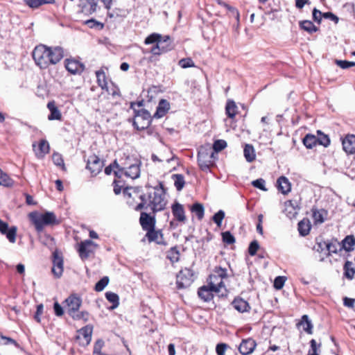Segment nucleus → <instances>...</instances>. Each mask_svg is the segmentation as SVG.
Listing matches in <instances>:
<instances>
[{"instance_id": "b1692460", "label": "nucleus", "mask_w": 355, "mask_h": 355, "mask_svg": "<svg viewBox=\"0 0 355 355\" xmlns=\"http://www.w3.org/2000/svg\"><path fill=\"white\" fill-rule=\"evenodd\" d=\"M232 304L236 310L241 313L248 311L250 309L249 304L242 298H235Z\"/></svg>"}, {"instance_id": "f3484780", "label": "nucleus", "mask_w": 355, "mask_h": 355, "mask_svg": "<svg viewBox=\"0 0 355 355\" xmlns=\"http://www.w3.org/2000/svg\"><path fill=\"white\" fill-rule=\"evenodd\" d=\"M170 109V104L166 99H161L159 102L157 110L153 115L154 118L159 119L165 116Z\"/></svg>"}, {"instance_id": "338daca9", "label": "nucleus", "mask_w": 355, "mask_h": 355, "mask_svg": "<svg viewBox=\"0 0 355 355\" xmlns=\"http://www.w3.org/2000/svg\"><path fill=\"white\" fill-rule=\"evenodd\" d=\"M103 345V341L98 340L96 342L94 347V352L93 355H97V354H101V349Z\"/></svg>"}, {"instance_id": "bf43d9fd", "label": "nucleus", "mask_w": 355, "mask_h": 355, "mask_svg": "<svg viewBox=\"0 0 355 355\" xmlns=\"http://www.w3.org/2000/svg\"><path fill=\"white\" fill-rule=\"evenodd\" d=\"M265 180L262 178L257 179L252 182L253 187L258 188L262 191H266L267 189L265 187Z\"/></svg>"}, {"instance_id": "a211bd4d", "label": "nucleus", "mask_w": 355, "mask_h": 355, "mask_svg": "<svg viewBox=\"0 0 355 355\" xmlns=\"http://www.w3.org/2000/svg\"><path fill=\"white\" fill-rule=\"evenodd\" d=\"M47 108L50 111V114L48 116V119L49 121H60L62 119V114L55 105V101H49L47 104Z\"/></svg>"}, {"instance_id": "69168bd1", "label": "nucleus", "mask_w": 355, "mask_h": 355, "mask_svg": "<svg viewBox=\"0 0 355 355\" xmlns=\"http://www.w3.org/2000/svg\"><path fill=\"white\" fill-rule=\"evenodd\" d=\"M325 245L326 250L328 251L329 254L330 253H337V245L334 243H328L327 244H324Z\"/></svg>"}, {"instance_id": "f257e3e1", "label": "nucleus", "mask_w": 355, "mask_h": 355, "mask_svg": "<svg viewBox=\"0 0 355 355\" xmlns=\"http://www.w3.org/2000/svg\"><path fill=\"white\" fill-rule=\"evenodd\" d=\"M32 55L35 64L40 68L46 69L51 64H56L63 58L64 49L60 46L40 44L35 47Z\"/></svg>"}, {"instance_id": "6ab92c4d", "label": "nucleus", "mask_w": 355, "mask_h": 355, "mask_svg": "<svg viewBox=\"0 0 355 355\" xmlns=\"http://www.w3.org/2000/svg\"><path fill=\"white\" fill-rule=\"evenodd\" d=\"M140 168L137 162L130 164L128 167L125 166V175L134 180L139 177Z\"/></svg>"}, {"instance_id": "4be33fe9", "label": "nucleus", "mask_w": 355, "mask_h": 355, "mask_svg": "<svg viewBox=\"0 0 355 355\" xmlns=\"http://www.w3.org/2000/svg\"><path fill=\"white\" fill-rule=\"evenodd\" d=\"M92 327L86 326L78 331V338L83 339V344L88 345L92 340Z\"/></svg>"}, {"instance_id": "dca6fc26", "label": "nucleus", "mask_w": 355, "mask_h": 355, "mask_svg": "<svg viewBox=\"0 0 355 355\" xmlns=\"http://www.w3.org/2000/svg\"><path fill=\"white\" fill-rule=\"evenodd\" d=\"M343 150L348 154L355 153V135L345 137L342 141Z\"/></svg>"}, {"instance_id": "6e6d98bb", "label": "nucleus", "mask_w": 355, "mask_h": 355, "mask_svg": "<svg viewBox=\"0 0 355 355\" xmlns=\"http://www.w3.org/2000/svg\"><path fill=\"white\" fill-rule=\"evenodd\" d=\"M179 65L182 68L186 69V68L194 67L195 64L191 58H182L179 61Z\"/></svg>"}, {"instance_id": "9d476101", "label": "nucleus", "mask_w": 355, "mask_h": 355, "mask_svg": "<svg viewBox=\"0 0 355 355\" xmlns=\"http://www.w3.org/2000/svg\"><path fill=\"white\" fill-rule=\"evenodd\" d=\"M64 302L67 313L70 315L79 310L82 304V299L78 295L72 294L65 300Z\"/></svg>"}, {"instance_id": "774afa93", "label": "nucleus", "mask_w": 355, "mask_h": 355, "mask_svg": "<svg viewBox=\"0 0 355 355\" xmlns=\"http://www.w3.org/2000/svg\"><path fill=\"white\" fill-rule=\"evenodd\" d=\"M322 16L324 19H329L336 24L338 22V17L331 12H322Z\"/></svg>"}, {"instance_id": "4468645a", "label": "nucleus", "mask_w": 355, "mask_h": 355, "mask_svg": "<svg viewBox=\"0 0 355 355\" xmlns=\"http://www.w3.org/2000/svg\"><path fill=\"white\" fill-rule=\"evenodd\" d=\"M66 69L72 74L81 73L85 68L83 64L73 59H67L65 60Z\"/></svg>"}, {"instance_id": "052dcab7", "label": "nucleus", "mask_w": 355, "mask_h": 355, "mask_svg": "<svg viewBox=\"0 0 355 355\" xmlns=\"http://www.w3.org/2000/svg\"><path fill=\"white\" fill-rule=\"evenodd\" d=\"M139 198H140L141 202L140 203H139L135 208V209L136 211H140L144 208L147 209L149 207V206H148V205L146 206V202H147L146 195H144V194L141 195Z\"/></svg>"}, {"instance_id": "1a4fd4ad", "label": "nucleus", "mask_w": 355, "mask_h": 355, "mask_svg": "<svg viewBox=\"0 0 355 355\" xmlns=\"http://www.w3.org/2000/svg\"><path fill=\"white\" fill-rule=\"evenodd\" d=\"M103 162L96 155L88 157L86 168L91 172L93 176L98 175L102 170Z\"/></svg>"}, {"instance_id": "7c9ffc66", "label": "nucleus", "mask_w": 355, "mask_h": 355, "mask_svg": "<svg viewBox=\"0 0 355 355\" xmlns=\"http://www.w3.org/2000/svg\"><path fill=\"white\" fill-rule=\"evenodd\" d=\"M300 27L301 29L308 32L309 33H315L318 31V28L309 20L300 21Z\"/></svg>"}, {"instance_id": "37998d69", "label": "nucleus", "mask_w": 355, "mask_h": 355, "mask_svg": "<svg viewBox=\"0 0 355 355\" xmlns=\"http://www.w3.org/2000/svg\"><path fill=\"white\" fill-rule=\"evenodd\" d=\"M96 76L97 78V82L98 83V85L102 88L104 89L107 87V81H106V77L105 72L102 70H98L96 72Z\"/></svg>"}, {"instance_id": "680f3d73", "label": "nucleus", "mask_w": 355, "mask_h": 355, "mask_svg": "<svg viewBox=\"0 0 355 355\" xmlns=\"http://www.w3.org/2000/svg\"><path fill=\"white\" fill-rule=\"evenodd\" d=\"M312 15H313V19L315 22H317L318 24L321 23L322 18L323 17L322 12L321 11H320L319 10H318L317 8H315L313 10Z\"/></svg>"}, {"instance_id": "e433bc0d", "label": "nucleus", "mask_w": 355, "mask_h": 355, "mask_svg": "<svg viewBox=\"0 0 355 355\" xmlns=\"http://www.w3.org/2000/svg\"><path fill=\"white\" fill-rule=\"evenodd\" d=\"M172 179L174 180V185L178 191H181L185 184L184 178L182 174H173Z\"/></svg>"}, {"instance_id": "2eb2a0df", "label": "nucleus", "mask_w": 355, "mask_h": 355, "mask_svg": "<svg viewBox=\"0 0 355 355\" xmlns=\"http://www.w3.org/2000/svg\"><path fill=\"white\" fill-rule=\"evenodd\" d=\"M139 222L143 230H144L148 231V230L155 228V218L150 216L146 212L141 213Z\"/></svg>"}, {"instance_id": "5fc2aeb1", "label": "nucleus", "mask_w": 355, "mask_h": 355, "mask_svg": "<svg viewBox=\"0 0 355 355\" xmlns=\"http://www.w3.org/2000/svg\"><path fill=\"white\" fill-rule=\"evenodd\" d=\"M260 246L259 244V242L257 240L252 241L248 247V253L250 256H254L258 250L259 249Z\"/></svg>"}, {"instance_id": "ddd939ff", "label": "nucleus", "mask_w": 355, "mask_h": 355, "mask_svg": "<svg viewBox=\"0 0 355 355\" xmlns=\"http://www.w3.org/2000/svg\"><path fill=\"white\" fill-rule=\"evenodd\" d=\"M171 211L175 219L178 222L184 223L187 220L185 211L182 205L175 202L171 206Z\"/></svg>"}, {"instance_id": "5701e85b", "label": "nucleus", "mask_w": 355, "mask_h": 355, "mask_svg": "<svg viewBox=\"0 0 355 355\" xmlns=\"http://www.w3.org/2000/svg\"><path fill=\"white\" fill-rule=\"evenodd\" d=\"M278 189L283 194H287L291 191V183L287 178L281 176L277 180Z\"/></svg>"}, {"instance_id": "09e8293b", "label": "nucleus", "mask_w": 355, "mask_h": 355, "mask_svg": "<svg viewBox=\"0 0 355 355\" xmlns=\"http://www.w3.org/2000/svg\"><path fill=\"white\" fill-rule=\"evenodd\" d=\"M211 275L223 280V279L227 277V269L223 268L221 267H216Z\"/></svg>"}, {"instance_id": "aec40b11", "label": "nucleus", "mask_w": 355, "mask_h": 355, "mask_svg": "<svg viewBox=\"0 0 355 355\" xmlns=\"http://www.w3.org/2000/svg\"><path fill=\"white\" fill-rule=\"evenodd\" d=\"M311 211L313 213V219L315 224H321L324 222L328 215L327 210L324 209H318L313 207Z\"/></svg>"}, {"instance_id": "c9c22d12", "label": "nucleus", "mask_w": 355, "mask_h": 355, "mask_svg": "<svg viewBox=\"0 0 355 355\" xmlns=\"http://www.w3.org/2000/svg\"><path fill=\"white\" fill-rule=\"evenodd\" d=\"M343 248L347 252L354 250L355 245V239L353 236H347L342 241Z\"/></svg>"}, {"instance_id": "9b49d317", "label": "nucleus", "mask_w": 355, "mask_h": 355, "mask_svg": "<svg viewBox=\"0 0 355 355\" xmlns=\"http://www.w3.org/2000/svg\"><path fill=\"white\" fill-rule=\"evenodd\" d=\"M98 245L92 240L87 239L82 241L79 244L78 252L82 259H87L90 254L93 252L92 247L96 248Z\"/></svg>"}, {"instance_id": "39448f33", "label": "nucleus", "mask_w": 355, "mask_h": 355, "mask_svg": "<svg viewBox=\"0 0 355 355\" xmlns=\"http://www.w3.org/2000/svg\"><path fill=\"white\" fill-rule=\"evenodd\" d=\"M193 282V272L192 270L185 268L181 270L176 276L177 287L179 289L189 286Z\"/></svg>"}, {"instance_id": "4d7b16f0", "label": "nucleus", "mask_w": 355, "mask_h": 355, "mask_svg": "<svg viewBox=\"0 0 355 355\" xmlns=\"http://www.w3.org/2000/svg\"><path fill=\"white\" fill-rule=\"evenodd\" d=\"M52 159L56 166H62L63 168H64V160L60 153H54L52 156Z\"/></svg>"}, {"instance_id": "393cba45", "label": "nucleus", "mask_w": 355, "mask_h": 355, "mask_svg": "<svg viewBox=\"0 0 355 355\" xmlns=\"http://www.w3.org/2000/svg\"><path fill=\"white\" fill-rule=\"evenodd\" d=\"M209 286L211 287L215 293H218L222 288L225 287V284L222 279H220L211 275L209 277Z\"/></svg>"}, {"instance_id": "c03bdc74", "label": "nucleus", "mask_w": 355, "mask_h": 355, "mask_svg": "<svg viewBox=\"0 0 355 355\" xmlns=\"http://www.w3.org/2000/svg\"><path fill=\"white\" fill-rule=\"evenodd\" d=\"M87 5L85 6V10L89 14L96 12L98 8V0H87Z\"/></svg>"}, {"instance_id": "e2e57ef3", "label": "nucleus", "mask_w": 355, "mask_h": 355, "mask_svg": "<svg viewBox=\"0 0 355 355\" xmlns=\"http://www.w3.org/2000/svg\"><path fill=\"white\" fill-rule=\"evenodd\" d=\"M228 345L225 343H219L216 345V352L218 355H225Z\"/></svg>"}, {"instance_id": "a878e982", "label": "nucleus", "mask_w": 355, "mask_h": 355, "mask_svg": "<svg viewBox=\"0 0 355 355\" xmlns=\"http://www.w3.org/2000/svg\"><path fill=\"white\" fill-rule=\"evenodd\" d=\"M146 236L150 242L154 241L157 244L162 243V234L160 231L155 230V228L148 230Z\"/></svg>"}, {"instance_id": "49530a36", "label": "nucleus", "mask_w": 355, "mask_h": 355, "mask_svg": "<svg viewBox=\"0 0 355 355\" xmlns=\"http://www.w3.org/2000/svg\"><path fill=\"white\" fill-rule=\"evenodd\" d=\"M109 283V278L107 276L101 278L95 285L94 289L97 292L102 291Z\"/></svg>"}, {"instance_id": "c756f323", "label": "nucleus", "mask_w": 355, "mask_h": 355, "mask_svg": "<svg viewBox=\"0 0 355 355\" xmlns=\"http://www.w3.org/2000/svg\"><path fill=\"white\" fill-rule=\"evenodd\" d=\"M24 1L31 8H37L44 4H53L55 0H24Z\"/></svg>"}, {"instance_id": "8fccbe9b", "label": "nucleus", "mask_w": 355, "mask_h": 355, "mask_svg": "<svg viewBox=\"0 0 355 355\" xmlns=\"http://www.w3.org/2000/svg\"><path fill=\"white\" fill-rule=\"evenodd\" d=\"M222 239L223 241L227 245H231L235 243L234 236L229 231L222 233Z\"/></svg>"}, {"instance_id": "6e6552de", "label": "nucleus", "mask_w": 355, "mask_h": 355, "mask_svg": "<svg viewBox=\"0 0 355 355\" xmlns=\"http://www.w3.org/2000/svg\"><path fill=\"white\" fill-rule=\"evenodd\" d=\"M52 272L55 277H60L63 272V257L62 252L55 250L52 253Z\"/></svg>"}, {"instance_id": "3c124183", "label": "nucleus", "mask_w": 355, "mask_h": 355, "mask_svg": "<svg viewBox=\"0 0 355 355\" xmlns=\"http://www.w3.org/2000/svg\"><path fill=\"white\" fill-rule=\"evenodd\" d=\"M162 37V35L158 33H152L145 39L144 43L146 44H157Z\"/></svg>"}, {"instance_id": "f8f14e48", "label": "nucleus", "mask_w": 355, "mask_h": 355, "mask_svg": "<svg viewBox=\"0 0 355 355\" xmlns=\"http://www.w3.org/2000/svg\"><path fill=\"white\" fill-rule=\"evenodd\" d=\"M257 343L254 339H243L239 345V350L242 355H249L254 352Z\"/></svg>"}, {"instance_id": "ea45409f", "label": "nucleus", "mask_w": 355, "mask_h": 355, "mask_svg": "<svg viewBox=\"0 0 355 355\" xmlns=\"http://www.w3.org/2000/svg\"><path fill=\"white\" fill-rule=\"evenodd\" d=\"M12 180L0 168V185L10 187L12 185Z\"/></svg>"}, {"instance_id": "f704fd0d", "label": "nucleus", "mask_w": 355, "mask_h": 355, "mask_svg": "<svg viewBox=\"0 0 355 355\" xmlns=\"http://www.w3.org/2000/svg\"><path fill=\"white\" fill-rule=\"evenodd\" d=\"M352 262L347 261L344 265V275L348 279H352L355 275V269L352 268Z\"/></svg>"}, {"instance_id": "0e129e2a", "label": "nucleus", "mask_w": 355, "mask_h": 355, "mask_svg": "<svg viewBox=\"0 0 355 355\" xmlns=\"http://www.w3.org/2000/svg\"><path fill=\"white\" fill-rule=\"evenodd\" d=\"M86 24H87L90 28H99L101 29L103 27V24L102 23L93 19L86 21Z\"/></svg>"}, {"instance_id": "a18cd8bd", "label": "nucleus", "mask_w": 355, "mask_h": 355, "mask_svg": "<svg viewBox=\"0 0 355 355\" xmlns=\"http://www.w3.org/2000/svg\"><path fill=\"white\" fill-rule=\"evenodd\" d=\"M318 144L322 145L324 147H327L330 144V139L329 137L327 135L322 133L320 130L318 131Z\"/></svg>"}, {"instance_id": "864d4df0", "label": "nucleus", "mask_w": 355, "mask_h": 355, "mask_svg": "<svg viewBox=\"0 0 355 355\" xmlns=\"http://www.w3.org/2000/svg\"><path fill=\"white\" fill-rule=\"evenodd\" d=\"M0 345H13L16 347H19V345L17 343V342L15 340L2 335H0Z\"/></svg>"}, {"instance_id": "de8ad7c7", "label": "nucleus", "mask_w": 355, "mask_h": 355, "mask_svg": "<svg viewBox=\"0 0 355 355\" xmlns=\"http://www.w3.org/2000/svg\"><path fill=\"white\" fill-rule=\"evenodd\" d=\"M225 212L223 210L217 211L212 217L213 221L216 224L218 227L222 225V221L225 218Z\"/></svg>"}, {"instance_id": "20e7f679", "label": "nucleus", "mask_w": 355, "mask_h": 355, "mask_svg": "<svg viewBox=\"0 0 355 355\" xmlns=\"http://www.w3.org/2000/svg\"><path fill=\"white\" fill-rule=\"evenodd\" d=\"M135 119L133 125L139 130H144L148 128L151 123L152 117L150 112L144 109L139 110H135Z\"/></svg>"}, {"instance_id": "412c9836", "label": "nucleus", "mask_w": 355, "mask_h": 355, "mask_svg": "<svg viewBox=\"0 0 355 355\" xmlns=\"http://www.w3.org/2000/svg\"><path fill=\"white\" fill-rule=\"evenodd\" d=\"M212 292H214L211 287L207 286H202L198 291V295L204 302H209L214 298Z\"/></svg>"}, {"instance_id": "7ed1b4c3", "label": "nucleus", "mask_w": 355, "mask_h": 355, "mask_svg": "<svg viewBox=\"0 0 355 355\" xmlns=\"http://www.w3.org/2000/svg\"><path fill=\"white\" fill-rule=\"evenodd\" d=\"M148 199L149 200L148 206L150 207L153 213L164 209L166 202L162 186L160 188H155L153 192H150Z\"/></svg>"}, {"instance_id": "bb28decb", "label": "nucleus", "mask_w": 355, "mask_h": 355, "mask_svg": "<svg viewBox=\"0 0 355 355\" xmlns=\"http://www.w3.org/2000/svg\"><path fill=\"white\" fill-rule=\"evenodd\" d=\"M49 144L46 140L42 139L40 141L38 147L35 150L37 157L42 158L49 152Z\"/></svg>"}, {"instance_id": "13d9d810", "label": "nucleus", "mask_w": 355, "mask_h": 355, "mask_svg": "<svg viewBox=\"0 0 355 355\" xmlns=\"http://www.w3.org/2000/svg\"><path fill=\"white\" fill-rule=\"evenodd\" d=\"M285 282H286L285 277L278 276L275 279L274 287L277 290H280L284 286Z\"/></svg>"}, {"instance_id": "473e14b6", "label": "nucleus", "mask_w": 355, "mask_h": 355, "mask_svg": "<svg viewBox=\"0 0 355 355\" xmlns=\"http://www.w3.org/2000/svg\"><path fill=\"white\" fill-rule=\"evenodd\" d=\"M105 297L110 302L112 303L110 309L113 310L119 306V297L117 294L109 291L105 293Z\"/></svg>"}, {"instance_id": "0eeeda50", "label": "nucleus", "mask_w": 355, "mask_h": 355, "mask_svg": "<svg viewBox=\"0 0 355 355\" xmlns=\"http://www.w3.org/2000/svg\"><path fill=\"white\" fill-rule=\"evenodd\" d=\"M173 48V46L170 37L164 36L152 47L150 52L155 55H159L171 51Z\"/></svg>"}, {"instance_id": "603ef678", "label": "nucleus", "mask_w": 355, "mask_h": 355, "mask_svg": "<svg viewBox=\"0 0 355 355\" xmlns=\"http://www.w3.org/2000/svg\"><path fill=\"white\" fill-rule=\"evenodd\" d=\"M227 146V142L223 139H218L214 141L213 144L214 151L218 153Z\"/></svg>"}, {"instance_id": "423d86ee", "label": "nucleus", "mask_w": 355, "mask_h": 355, "mask_svg": "<svg viewBox=\"0 0 355 355\" xmlns=\"http://www.w3.org/2000/svg\"><path fill=\"white\" fill-rule=\"evenodd\" d=\"M213 151H208L205 148H201L198 154V162L200 168L204 171H209L210 166L213 162Z\"/></svg>"}, {"instance_id": "a19ab883", "label": "nucleus", "mask_w": 355, "mask_h": 355, "mask_svg": "<svg viewBox=\"0 0 355 355\" xmlns=\"http://www.w3.org/2000/svg\"><path fill=\"white\" fill-rule=\"evenodd\" d=\"M70 316L75 320H83L85 322H87L89 320V313L86 311H77L71 314Z\"/></svg>"}, {"instance_id": "58836bf2", "label": "nucleus", "mask_w": 355, "mask_h": 355, "mask_svg": "<svg viewBox=\"0 0 355 355\" xmlns=\"http://www.w3.org/2000/svg\"><path fill=\"white\" fill-rule=\"evenodd\" d=\"M311 226L308 222L301 220L298 223V231L300 235L304 236L309 234Z\"/></svg>"}, {"instance_id": "c85d7f7f", "label": "nucleus", "mask_w": 355, "mask_h": 355, "mask_svg": "<svg viewBox=\"0 0 355 355\" xmlns=\"http://www.w3.org/2000/svg\"><path fill=\"white\" fill-rule=\"evenodd\" d=\"M244 157L247 162H252L255 159L256 155L254 148L251 144H245L243 149Z\"/></svg>"}, {"instance_id": "79ce46f5", "label": "nucleus", "mask_w": 355, "mask_h": 355, "mask_svg": "<svg viewBox=\"0 0 355 355\" xmlns=\"http://www.w3.org/2000/svg\"><path fill=\"white\" fill-rule=\"evenodd\" d=\"M167 258L173 263L178 262L180 259V252L176 247L171 248L167 254Z\"/></svg>"}, {"instance_id": "f03ea898", "label": "nucleus", "mask_w": 355, "mask_h": 355, "mask_svg": "<svg viewBox=\"0 0 355 355\" xmlns=\"http://www.w3.org/2000/svg\"><path fill=\"white\" fill-rule=\"evenodd\" d=\"M30 217L37 232L42 231L44 226L58 225L60 223L55 214L51 211H46L41 214L32 212L30 214Z\"/></svg>"}, {"instance_id": "2f4dec72", "label": "nucleus", "mask_w": 355, "mask_h": 355, "mask_svg": "<svg viewBox=\"0 0 355 355\" xmlns=\"http://www.w3.org/2000/svg\"><path fill=\"white\" fill-rule=\"evenodd\" d=\"M318 139L317 137L315 135L308 134L306 135L304 138L303 139V144L304 145L309 149L313 148L314 146H315L318 144Z\"/></svg>"}, {"instance_id": "cd10ccee", "label": "nucleus", "mask_w": 355, "mask_h": 355, "mask_svg": "<svg viewBox=\"0 0 355 355\" xmlns=\"http://www.w3.org/2000/svg\"><path fill=\"white\" fill-rule=\"evenodd\" d=\"M238 107L235 102L232 100H228L225 106V112L228 117L233 119L237 114Z\"/></svg>"}, {"instance_id": "72a5a7b5", "label": "nucleus", "mask_w": 355, "mask_h": 355, "mask_svg": "<svg viewBox=\"0 0 355 355\" xmlns=\"http://www.w3.org/2000/svg\"><path fill=\"white\" fill-rule=\"evenodd\" d=\"M300 324L303 327L304 331H306L307 334H313V324L307 315H304L302 317Z\"/></svg>"}, {"instance_id": "4c0bfd02", "label": "nucleus", "mask_w": 355, "mask_h": 355, "mask_svg": "<svg viewBox=\"0 0 355 355\" xmlns=\"http://www.w3.org/2000/svg\"><path fill=\"white\" fill-rule=\"evenodd\" d=\"M191 210L193 213H194L196 215V216L198 217V218L199 220H201L203 218L205 209L202 204L198 203V202L194 203L192 205Z\"/></svg>"}]
</instances>
